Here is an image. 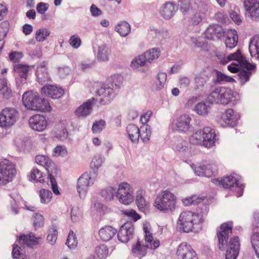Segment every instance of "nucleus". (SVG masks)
<instances>
[{"instance_id": "nucleus-39", "label": "nucleus", "mask_w": 259, "mask_h": 259, "mask_svg": "<svg viewBox=\"0 0 259 259\" xmlns=\"http://www.w3.org/2000/svg\"><path fill=\"white\" fill-rule=\"evenodd\" d=\"M147 63L157 59L160 55V51L157 49H150L143 54Z\"/></svg>"}, {"instance_id": "nucleus-40", "label": "nucleus", "mask_w": 259, "mask_h": 259, "mask_svg": "<svg viewBox=\"0 0 259 259\" xmlns=\"http://www.w3.org/2000/svg\"><path fill=\"white\" fill-rule=\"evenodd\" d=\"M36 75L37 80L39 82H45L49 80V76L47 70L44 66H40L37 68Z\"/></svg>"}, {"instance_id": "nucleus-33", "label": "nucleus", "mask_w": 259, "mask_h": 259, "mask_svg": "<svg viewBox=\"0 0 259 259\" xmlns=\"http://www.w3.org/2000/svg\"><path fill=\"white\" fill-rule=\"evenodd\" d=\"M51 34L49 29L41 27L36 30L35 33V38L37 41L42 42L48 39Z\"/></svg>"}, {"instance_id": "nucleus-23", "label": "nucleus", "mask_w": 259, "mask_h": 259, "mask_svg": "<svg viewBox=\"0 0 259 259\" xmlns=\"http://www.w3.org/2000/svg\"><path fill=\"white\" fill-rule=\"evenodd\" d=\"M195 174L199 176L210 177L215 174L218 168L214 164H208L206 165H200L196 167L194 169Z\"/></svg>"}, {"instance_id": "nucleus-26", "label": "nucleus", "mask_w": 259, "mask_h": 259, "mask_svg": "<svg viewBox=\"0 0 259 259\" xmlns=\"http://www.w3.org/2000/svg\"><path fill=\"white\" fill-rule=\"evenodd\" d=\"M116 233V230L111 226H105L99 231V236L101 240L108 241L111 240Z\"/></svg>"}, {"instance_id": "nucleus-18", "label": "nucleus", "mask_w": 259, "mask_h": 259, "mask_svg": "<svg viewBox=\"0 0 259 259\" xmlns=\"http://www.w3.org/2000/svg\"><path fill=\"white\" fill-rule=\"evenodd\" d=\"M244 6L248 15L252 20L259 18V1L258 0H244Z\"/></svg>"}, {"instance_id": "nucleus-56", "label": "nucleus", "mask_w": 259, "mask_h": 259, "mask_svg": "<svg viewBox=\"0 0 259 259\" xmlns=\"http://www.w3.org/2000/svg\"><path fill=\"white\" fill-rule=\"evenodd\" d=\"M20 250L21 248L19 246H14L12 252L13 257L17 259H26V256L22 253Z\"/></svg>"}, {"instance_id": "nucleus-64", "label": "nucleus", "mask_w": 259, "mask_h": 259, "mask_svg": "<svg viewBox=\"0 0 259 259\" xmlns=\"http://www.w3.org/2000/svg\"><path fill=\"white\" fill-rule=\"evenodd\" d=\"M49 6L48 4L40 2L36 6L37 12L40 14H44L48 10Z\"/></svg>"}, {"instance_id": "nucleus-48", "label": "nucleus", "mask_w": 259, "mask_h": 259, "mask_svg": "<svg viewBox=\"0 0 259 259\" xmlns=\"http://www.w3.org/2000/svg\"><path fill=\"white\" fill-rule=\"evenodd\" d=\"M95 253L99 258H105L108 255V250L106 246L101 245L96 247Z\"/></svg>"}, {"instance_id": "nucleus-47", "label": "nucleus", "mask_w": 259, "mask_h": 259, "mask_svg": "<svg viewBox=\"0 0 259 259\" xmlns=\"http://www.w3.org/2000/svg\"><path fill=\"white\" fill-rule=\"evenodd\" d=\"M147 63L143 55H141L133 60L131 66L133 69H136L140 67L144 66Z\"/></svg>"}, {"instance_id": "nucleus-62", "label": "nucleus", "mask_w": 259, "mask_h": 259, "mask_svg": "<svg viewBox=\"0 0 259 259\" xmlns=\"http://www.w3.org/2000/svg\"><path fill=\"white\" fill-rule=\"evenodd\" d=\"M217 79L219 81H224L228 82H235V80L234 78L224 74H223L220 72L217 73Z\"/></svg>"}, {"instance_id": "nucleus-58", "label": "nucleus", "mask_w": 259, "mask_h": 259, "mask_svg": "<svg viewBox=\"0 0 259 259\" xmlns=\"http://www.w3.org/2000/svg\"><path fill=\"white\" fill-rule=\"evenodd\" d=\"M33 225L35 229L41 227L44 224V218L39 214H35L33 217Z\"/></svg>"}, {"instance_id": "nucleus-5", "label": "nucleus", "mask_w": 259, "mask_h": 259, "mask_svg": "<svg viewBox=\"0 0 259 259\" xmlns=\"http://www.w3.org/2000/svg\"><path fill=\"white\" fill-rule=\"evenodd\" d=\"M108 81L111 83V87L105 88L102 86L97 91V94L102 97L100 101L101 102H104V104L110 101L114 97L113 88H120L122 84L123 78L122 76L117 74L111 76Z\"/></svg>"}, {"instance_id": "nucleus-17", "label": "nucleus", "mask_w": 259, "mask_h": 259, "mask_svg": "<svg viewBox=\"0 0 259 259\" xmlns=\"http://www.w3.org/2000/svg\"><path fill=\"white\" fill-rule=\"evenodd\" d=\"M134 226L131 223H124L120 227L118 233V240L123 242H127L132 237L134 234Z\"/></svg>"}, {"instance_id": "nucleus-53", "label": "nucleus", "mask_w": 259, "mask_h": 259, "mask_svg": "<svg viewBox=\"0 0 259 259\" xmlns=\"http://www.w3.org/2000/svg\"><path fill=\"white\" fill-rule=\"evenodd\" d=\"M106 122L104 120H100L94 123L92 126V131L94 133H100L105 128Z\"/></svg>"}, {"instance_id": "nucleus-60", "label": "nucleus", "mask_w": 259, "mask_h": 259, "mask_svg": "<svg viewBox=\"0 0 259 259\" xmlns=\"http://www.w3.org/2000/svg\"><path fill=\"white\" fill-rule=\"evenodd\" d=\"M69 42L73 48L77 49L80 46L81 41L78 36L74 35L71 36Z\"/></svg>"}, {"instance_id": "nucleus-46", "label": "nucleus", "mask_w": 259, "mask_h": 259, "mask_svg": "<svg viewBox=\"0 0 259 259\" xmlns=\"http://www.w3.org/2000/svg\"><path fill=\"white\" fill-rule=\"evenodd\" d=\"M251 243L256 255L259 258V233H253L251 235Z\"/></svg>"}, {"instance_id": "nucleus-55", "label": "nucleus", "mask_w": 259, "mask_h": 259, "mask_svg": "<svg viewBox=\"0 0 259 259\" xmlns=\"http://www.w3.org/2000/svg\"><path fill=\"white\" fill-rule=\"evenodd\" d=\"M23 57V53L21 52L13 51L9 54V59L13 62H19Z\"/></svg>"}, {"instance_id": "nucleus-63", "label": "nucleus", "mask_w": 259, "mask_h": 259, "mask_svg": "<svg viewBox=\"0 0 259 259\" xmlns=\"http://www.w3.org/2000/svg\"><path fill=\"white\" fill-rule=\"evenodd\" d=\"M57 235L58 232L57 230L53 229L48 234L47 236V240L50 243L53 244L57 240Z\"/></svg>"}, {"instance_id": "nucleus-50", "label": "nucleus", "mask_w": 259, "mask_h": 259, "mask_svg": "<svg viewBox=\"0 0 259 259\" xmlns=\"http://www.w3.org/2000/svg\"><path fill=\"white\" fill-rule=\"evenodd\" d=\"M110 54V51L105 47L100 48L98 54V58L100 61H106L108 60V55Z\"/></svg>"}, {"instance_id": "nucleus-25", "label": "nucleus", "mask_w": 259, "mask_h": 259, "mask_svg": "<svg viewBox=\"0 0 259 259\" xmlns=\"http://www.w3.org/2000/svg\"><path fill=\"white\" fill-rule=\"evenodd\" d=\"M226 47L230 49L234 48L238 42V37L235 29H229L225 34Z\"/></svg>"}, {"instance_id": "nucleus-38", "label": "nucleus", "mask_w": 259, "mask_h": 259, "mask_svg": "<svg viewBox=\"0 0 259 259\" xmlns=\"http://www.w3.org/2000/svg\"><path fill=\"white\" fill-rule=\"evenodd\" d=\"M116 31L122 36L127 35L131 31V27L128 23L122 21L115 27Z\"/></svg>"}, {"instance_id": "nucleus-31", "label": "nucleus", "mask_w": 259, "mask_h": 259, "mask_svg": "<svg viewBox=\"0 0 259 259\" xmlns=\"http://www.w3.org/2000/svg\"><path fill=\"white\" fill-rule=\"evenodd\" d=\"M190 121L191 118L188 115H182L178 119L177 127L181 131L187 132L189 129Z\"/></svg>"}, {"instance_id": "nucleus-52", "label": "nucleus", "mask_w": 259, "mask_h": 259, "mask_svg": "<svg viewBox=\"0 0 259 259\" xmlns=\"http://www.w3.org/2000/svg\"><path fill=\"white\" fill-rule=\"evenodd\" d=\"M66 244L70 248H74L76 246L77 241L73 231H70Z\"/></svg>"}, {"instance_id": "nucleus-9", "label": "nucleus", "mask_w": 259, "mask_h": 259, "mask_svg": "<svg viewBox=\"0 0 259 259\" xmlns=\"http://www.w3.org/2000/svg\"><path fill=\"white\" fill-rule=\"evenodd\" d=\"M116 194L119 201L123 204L128 205L134 200L133 189L126 182H122L118 185Z\"/></svg>"}, {"instance_id": "nucleus-2", "label": "nucleus", "mask_w": 259, "mask_h": 259, "mask_svg": "<svg viewBox=\"0 0 259 259\" xmlns=\"http://www.w3.org/2000/svg\"><path fill=\"white\" fill-rule=\"evenodd\" d=\"M177 196L168 190L160 192L156 196L154 206L160 211L168 212L174 211L177 207Z\"/></svg>"}, {"instance_id": "nucleus-57", "label": "nucleus", "mask_w": 259, "mask_h": 259, "mask_svg": "<svg viewBox=\"0 0 259 259\" xmlns=\"http://www.w3.org/2000/svg\"><path fill=\"white\" fill-rule=\"evenodd\" d=\"M195 111L199 115H205L208 112L207 107L203 103H198L195 107Z\"/></svg>"}, {"instance_id": "nucleus-45", "label": "nucleus", "mask_w": 259, "mask_h": 259, "mask_svg": "<svg viewBox=\"0 0 259 259\" xmlns=\"http://www.w3.org/2000/svg\"><path fill=\"white\" fill-rule=\"evenodd\" d=\"M151 132L148 125L141 127L140 131V137L142 141L146 143L149 141L151 137Z\"/></svg>"}, {"instance_id": "nucleus-37", "label": "nucleus", "mask_w": 259, "mask_h": 259, "mask_svg": "<svg viewBox=\"0 0 259 259\" xmlns=\"http://www.w3.org/2000/svg\"><path fill=\"white\" fill-rule=\"evenodd\" d=\"M175 12V6L171 3H166L162 8L161 13L165 19H170Z\"/></svg>"}, {"instance_id": "nucleus-10", "label": "nucleus", "mask_w": 259, "mask_h": 259, "mask_svg": "<svg viewBox=\"0 0 259 259\" xmlns=\"http://www.w3.org/2000/svg\"><path fill=\"white\" fill-rule=\"evenodd\" d=\"M33 67L26 64H17L14 66V71L16 74V82L17 86L20 87L27 82L28 75Z\"/></svg>"}, {"instance_id": "nucleus-34", "label": "nucleus", "mask_w": 259, "mask_h": 259, "mask_svg": "<svg viewBox=\"0 0 259 259\" xmlns=\"http://www.w3.org/2000/svg\"><path fill=\"white\" fill-rule=\"evenodd\" d=\"M140 131L135 124H129L127 127V132L129 138L133 142H136L140 138Z\"/></svg>"}, {"instance_id": "nucleus-42", "label": "nucleus", "mask_w": 259, "mask_h": 259, "mask_svg": "<svg viewBox=\"0 0 259 259\" xmlns=\"http://www.w3.org/2000/svg\"><path fill=\"white\" fill-rule=\"evenodd\" d=\"M202 130H200L193 133L189 138L190 142L194 145H202Z\"/></svg>"}, {"instance_id": "nucleus-43", "label": "nucleus", "mask_w": 259, "mask_h": 259, "mask_svg": "<svg viewBox=\"0 0 259 259\" xmlns=\"http://www.w3.org/2000/svg\"><path fill=\"white\" fill-rule=\"evenodd\" d=\"M30 178L32 180L44 183L45 182V176H43L42 172L37 168H33L30 172Z\"/></svg>"}, {"instance_id": "nucleus-21", "label": "nucleus", "mask_w": 259, "mask_h": 259, "mask_svg": "<svg viewBox=\"0 0 259 259\" xmlns=\"http://www.w3.org/2000/svg\"><path fill=\"white\" fill-rule=\"evenodd\" d=\"M202 145L207 148L214 145L215 143V134L214 130L205 127L202 130Z\"/></svg>"}, {"instance_id": "nucleus-22", "label": "nucleus", "mask_w": 259, "mask_h": 259, "mask_svg": "<svg viewBox=\"0 0 259 259\" xmlns=\"http://www.w3.org/2000/svg\"><path fill=\"white\" fill-rule=\"evenodd\" d=\"M91 177L88 173H84L78 179L77 182V190L81 198H83L87 192L90 186Z\"/></svg>"}, {"instance_id": "nucleus-49", "label": "nucleus", "mask_w": 259, "mask_h": 259, "mask_svg": "<svg viewBox=\"0 0 259 259\" xmlns=\"http://www.w3.org/2000/svg\"><path fill=\"white\" fill-rule=\"evenodd\" d=\"M39 196L42 203H47L51 201L52 193L49 190L41 189L39 192Z\"/></svg>"}, {"instance_id": "nucleus-8", "label": "nucleus", "mask_w": 259, "mask_h": 259, "mask_svg": "<svg viewBox=\"0 0 259 259\" xmlns=\"http://www.w3.org/2000/svg\"><path fill=\"white\" fill-rule=\"evenodd\" d=\"M17 172L15 164L4 159L0 160V184L6 185L11 182Z\"/></svg>"}, {"instance_id": "nucleus-44", "label": "nucleus", "mask_w": 259, "mask_h": 259, "mask_svg": "<svg viewBox=\"0 0 259 259\" xmlns=\"http://www.w3.org/2000/svg\"><path fill=\"white\" fill-rule=\"evenodd\" d=\"M218 29H220L218 26H210L204 32L205 37L209 39H214L216 34L220 32V30H218Z\"/></svg>"}, {"instance_id": "nucleus-24", "label": "nucleus", "mask_w": 259, "mask_h": 259, "mask_svg": "<svg viewBox=\"0 0 259 259\" xmlns=\"http://www.w3.org/2000/svg\"><path fill=\"white\" fill-rule=\"evenodd\" d=\"M41 93L49 97L56 99L61 97L63 95L64 91L61 88L49 85L41 88Z\"/></svg>"}, {"instance_id": "nucleus-6", "label": "nucleus", "mask_w": 259, "mask_h": 259, "mask_svg": "<svg viewBox=\"0 0 259 259\" xmlns=\"http://www.w3.org/2000/svg\"><path fill=\"white\" fill-rule=\"evenodd\" d=\"M211 182L216 185L222 186L225 189H228L234 192L237 197L242 195L244 186L239 182L236 177L233 175L221 179H211Z\"/></svg>"}, {"instance_id": "nucleus-3", "label": "nucleus", "mask_w": 259, "mask_h": 259, "mask_svg": "<svg viewBox=\"0 0 259 259\" xmlns=\"http://www.w3.org/2000/svg\"><path fill=\"white\" fill-rule=\"evenodd\" d=\"M199 5L194 0H179V5L180 7V11L185 14L192 11L193 10H197L196 12L192 18V23L194 25L198 24L205 17L207 11L206 6L203 3L198 1Z\"/></svg>"}, {"instance_id": "nucleus-59", "label": "nucleus", "mask_w": 259, "mask_h": 259, "mask_svg": "<svg viewBox=\"0 0 259 259\" xmlns=\"http://www.w3.org/2000/svg\"><path fill=\"white\" fill-rule=\"evenodd\" d=\"M122 213L123 214L131 218L135 222L141 218L140 215L133 209L124 210L122 211Z\"/></svg>"}, {"instance_id": "nucleus-30", "label": "nucleus", "mask_w": 259, "mask_h": 259, "mask_svg": "<svg viewBox=\"0 0 259 259\" xmlns=\"http://www.w3.org/2000/svg\"><path fill=\"white\" fill-rule=\"evenodd\" d=\"M145 192L140 190L137 193L136 202L139 209L141 211L145 210L149 206V202L146 201L144 197Z\"/></svg>"}, {"instance_id": "nucleus-29", "label": "nucleus", "mask_w": 259, "mask_h": 259, "mask_svg": "<svg viewBox=\"0 0 259 259\" xmlns=\"http://www.w3.org/2000/svg\"><path fill=\"white\" fill-rule=\"evenodd\" d=\"M147 249L145 244H142L141 242L138 240L136 244L133 245L132 252L135 256L141 258L146 255Z\"/></svg>"}, {"instance_id": "nucleus-54", "label": "nucleus", "mask_w": 259, "mask_h": 259, "mask_svg": "<svg viewBox=\"0 0 259 259\" xmlns=\"http://www.w3.org/2000/svg\"><path fill=\"white\" fill-rule=\"evenodd\" d=\"M175 150L180 153H184L189 151V148L186 141L180 140L178 141L175 147Z\"/></svg>"}, {"instance_id": "nucleus-28", "label": "nucleus", "mask_w": 259, "mask_h": 259, "mask_svg": "<svg viewBox=\"0 0 259 259\" xmlns=\"http://www.w3.org/2000/svg\"><path fill=\"white\" fill-rule=\"evenodd\" d=\"M40 240V237H35L33 234L31 233L27 235L21 236L19 239V242L21 244L30 246L37 244Z\"/></svg>"}, {"instance_id": "nucleus-15", "label": "nucleus", "mask_w": 259, "mask_h": 259, "mask_svg": "<svg viewBox=\"0 0 259 259\" xmlns=\"http://www.w3.org/2000/svg\"><path fill=\"white\" fill-rule=\"evenodd\" d=\"M176 254L178 259H198L196 251L186 243H182L179 245Z\"/></svg>"}, {"instance_id": "nucleus-14", "label": "nucleus", "mask_w": 259, "mask_h": 259, "mask_svg": "<svg viewBox=\"0 0 259 259\" xmlns=\"http://www.w3.org/2000/svg\"><path fill=\"white\" fill-rule=\"evenodd\" d=\"M240 243L238 236L231 237L226 244V259H236L240 250Z\"/></svg>"}, {"instance_id": "nucleus-35", "label": "nucleus", "mask_w": 259, "mask_h": 259, "mask_svg": "<svg viewBox=\"0 0 259 259\" xmlns=\"http://www.w3.org/2000/svg\"><path fill=\"white\" fill-rule=\"evenodd\" d=\"M220 99L221 104H228L233 97L232 91L230 89L225 87H220Z\"/></svg>"}, {"instance_id": "nucleus-20", "label": "nucleus", "mask_w": 259, "mask_h": 259, "mask_svg": "<svg viewBox=\"0 0 259 259\" xmlns=\"http://www.w3.org/2000/svg\"><path fill=\"white\" fill-rule=\"evenodd\" d=\"M39 96L37 93L32 91L25 92L22 96V102L25 107L33 110L37 109L35 105Z\"/></svg>"}, {"instance_id": "nucleus-41", "label": "nucleus", "mask_w": 259, "mask_h": 259, "mask_svg": "<svg viewBox=\"0 0 259 259\" xmlns=\"http://www.w3.org/2000/svg\"><path fill=\"white\" fill-rule=\"evenodd\" d=\"M220 88L215 89L207 97L206 101L210 103L221 104V100L220 99Z\"/></svg>"}, {"instance_id": "nucleus-1", "label": "nucleus", "mask_w": 259, "mask_h": 259, "mask_svg": "<svg viewBox=\"0 0 259 259\" xmlns=\"http://www.w3.org/2000/svg\"><path fill=\"white\" fill-rule=\"evenodd\" d=\"M201 214L194 211L185 210L182 211L178 218V227L184 232L195 231L200 228L203 222Z\"/></svg>"}, {"instance_id": "nucleus-19", "label": "nucleus", "mask_w": 259, "mask_h": 259, "mask_svg": "<svg viewBox=\"0 0 259 259\" xmlns=\"http://www.w3.org/2000/svg\"><path fill=\"white\" fill-rule=\"evenodd\" d=\"M221 231L218 233L219 240V248L223 250L224 247L225 242L228 239L229 234L232 233V226L228 223H224L220 227Z\"/></svg>"}, {"instance_id": "nucleus-32", "label": "nucleus", "mask_w": 259, "mask_h": 259, "mask_svg": "<svg viewBox=\"0 0 259 259\" xmlns=\"http://www.w3.org/2000/svg\"><path fill=\"white\" fill-rule=\"evenodd\" d=\"M249 52L252 57L259 58V36H254L249 45Z\"/></svg>"}, {"instance_id": "nucleus-12", "label": "nucleus", "mask_w": 259, "mask_h": 259, "mask_svg": "<svg viewBox=\"0 0 259 259\" xmlns=\"http://www.w3.org/2000/svg\"><path fill=\"white\" fill-rule=\"evenodd\" d=\"M50 124V121L43 115L35 114L29 119V125L33 130L43 132L47 130Z\"/></svg>"}, {"instance_id": "nucleus-11", "label": "nucleus", "mask_w": 259, "mask_h": 259, "mask_svg": "<svg viewBox=\"0 0 259 259\" xmlns=\"http://www.w3.org/2000/svg\"><path fill=\"white\" fill-rule=\"evenodd\" d=\"M231 61H234L235 63L241 64L242 66V68L248 70H252L255 68V66L246 60L245 56L239 50L234 53L230 54L226 58H224L221 60V63L225 64Z\"/></svg>"}, {"instance_id": "nucleus-4", "label": "nucleus", "mask_w": 259, "mask_h": 259, "mask_svg": "<svg viewBox=\"0 0 259 259\" xmlns=\"http://www.w3.org/2000/svg\"><path fill=\"white\" fill-rule=\"evenodd\" d=\"M37 164L44 167L47 170L48 177L50 179L52 189L56 195H59L60 192L54 175H57L58 169L52 161L46 155H38L35 157Z\"/></svg>"}, {"instance_id": "nucleus-7", "label": "nucleus", "mask_w": 259, "mask_h": 259, "mask_svg": "<svg viewBox=\"0 0 259 259\" xmlns=\"http://www.w3.org/2000/svg\"><path fill=\"white\" fill-rule=\"evenodd\" d=\"M19 111L13 107H5L0 111V127L8 129L14 125L19 119Z\"/></svg>"}, {"instance_id": "nucleus-51", "label": "nucleus", "mask_w": 259, "mask_h": 259, "mask_svg": "<svg viewBox=\"0 0 259 259\" xmlns=\"http://www.w3.org/2000/svg\"><path fill=\"white\" fill-rule=\"evenodd\" d=\"M115 193V189L112 187H109L107 189L102 190L101 194L105 199L107 200H110L113 198L114 194Z\"/></svg>"}, {"instance_id": "nucleus-36", "label": "nucleus", "mask_w": 259, "mask_h": 259, "mask_svg": "<svg viewBox=\"0 0 259 259\" xmlns=\"http://www.w3.org/2000/svg\"><path fill=\"white\" fill-rule=\"evenodd\" d=\"M38 109H33V110L43 112H49L51 110V107L49 102L45 99H41L38 97L36 104H35Z\"/></svg>"}, {"instance_id": "nucleus-61", "label": "nucleus", "mask_w": 259, "mask_h": 259, "mask_svg": "<svg viewBox=\"0 0 259 259\" xmlns=\"http://www.w3.org/2000/svg\"><path fill=\"white\" fill-rule=\"evenodd\" d=\"M242 68V65L237 63H232L231 64L228 65L227 67L228 70L233 73L238 72Z\"/></svg>"}, {"instance_id": "nucleus-16", "label": "nucleus", "mask_w": 259, "mask_h": 259, "mask_svg": "<svg viewBox=\"0 0 259 259\" xmlns=\"http://www.w3.org/2000/svg\"><path fill=\"white\" fill-rule=\"evenodd\" d=\"M150 225L149 223H145L143 225L144 231L145 244L147 248L154 250L160 245V241L158 239H155L150 231Z\"/></svg>"}, {"instance_id": "nucleus-13", "label": "nucleus", "mask_w": 259, "mask_h": 259, "mask_svg": "<svg viewBox=\"0 0 259 259\" xmlns=\"http://www.w3.org/2000/svg\"><path fill=\"white\" fill-rule=\"evenodd\" d=\"M240 115L238 113L235 112L232 109H228L222 114L218 121L223 127H233L237 124Z\"/></svg>"}, {"instance_id": "nucleus-27", "label": "nucleus", "mask_w": 259, "mask_h": 259, "mask_svg": "<svg viewBox=\"0 0 259 259\" xmlns=\"http://www.w3.org/2000/svg\"><path fill=\"white\" fill-rule=\"evenodd\" d=\"M93 102L89 100L80 105L75 111L77 117H85L89 115L92 110Z\"/></svg>"}]
</instances>
